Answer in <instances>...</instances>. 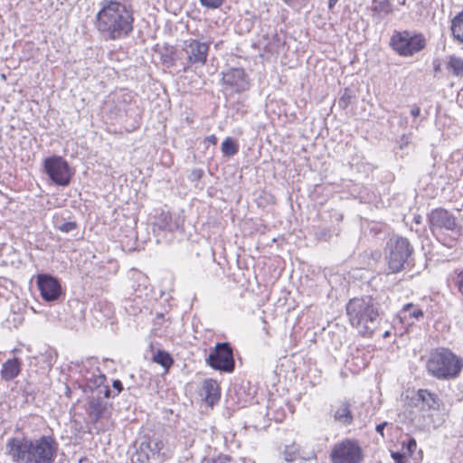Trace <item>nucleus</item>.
<instances>
[{"label": "nucleus", "instance_id": "473e14b6", "mask_svg": "<svg viewBox=\"0 0 463 463\" xmlns=\"http://www.w3.org/2000/svg\"><path fill=\"white\" fill-rule=\"evenodd\" d=\"M417 446L416 440L414 439H410L407 442L406 448L408 450L409 455H412L413 451L415 450Z\"/></svg>", "mask_w": 463, "mask_h": 463}, {"label": "nucleus", "instance_id": "9b49d317", "mask_svg": "<svg viewBox=\"0 0 463 463\" xmlns=\"http://www.w3.org/2000/svg\"><path fill=\"white\" fill-rule=\"evenodd\" d=\"M182 50L187 56L190 65L203 66L207 61L209 43L197 39L186 40L183 43Z\"/></svg>", "mask_w": 463, "mask_h": 463}, {"label": "nucleus", "instance_id": "bb28decb", "mask_svg": "<svg viewBox=\"0 0 463 463\" xmlns=\"http://www.w3.org/2000/svg\"><path fill=\"white\" fill-rule=\"evenodd\" d=\"M451 281L463 295V268L454 270V273L451 275Z\"/></svg>", "mask_w": 463, "mask_h": 463}, {"label": "nucleus", "instance_id": "72a5a7b5", "mask_svg": "<svg viewBox=\"0 0 463 463\" xmlns=\"http://www.w3.org/2000/svg\"><path fill=\"white\" fill-rule=\"evenodd\" d=\"M113 387L117 390V392L119 393L121 390L123 389L122 383L119 380H115L113 382Z\"/></svg>", "mask_w": 463, "mask_h": 463}, {"label": "nucleus", "instance_id": "5701e85b", "mask_svg": "<svg viewBox=\"0 0 463 463\" xmlns=\"http://www.w3.org/2000/svg\"><path fill=\"white\" fill-rule=\"evenodd\" d=\"M204 389L206 392L205 400L206 402L213 405L214 402H216L220 398V393L218 390V385L216 382L209 381L205 383Z\"/></svg>", "mask_w": 463, "mask_h": 463}, {"label": "nucleus", "instance_id": "e433bc0d", "mask_svg": "<svg viewBox=\"0 0 463 463\" xmlns=\"http://www.w3.org/2000/svg\"><path fill=\"white\" fill-rule=\"evenodd\" d=\"M206 141L210 144L215 145L217 142V137L214 135H211L206 137Z\"/></svg>", "mask_w": 463, "mask_h": 463}, {"label": "nucleus", "instance_id": "aec40b11", "mask_svg": "<svg viewBox=\"0 0 463 463\" xmlns=\"http://www.w3.org/2000/svg\"><path fill=\"white\" fill-rule=\"evenodd\" d=\"M423 311L420 308L415 307L411 303H408L404 305L402 310L400 311L399 317L401 321L406 320L409 317L419 320L421 317H423Z\"/></svg>", "mask_w": 463, "mask_h": 463}, {"label": "nucleus", "instance_id": "f8f14e48", "mask_svg": "<svg viewBox=\"0 0 463 463\" xmlns=\"http://www.w3.org/2000/svg\"><path fill=\"white\" fill-rule=\"evenodd\" d=\"M37 284L43 298L46 301H54L58 299L61 293V288L59 281L51 275H38Z\"/></svg>", "mask_w": 463, "mask_h": 463}, {"label": "nucleus", "instance_id": "0eeeda50", "mask_svg": "<svg viewBox=\"0 0 463 463\" xmlns=\"http://www.w3.org/2000/svg\"><path fill=\"white\" fill-rule=\"evenodd\" d=\"M330 458L332 463H361L363 455L355 441L345 439L334 446Z\"/></svg>", "mask_w": 463, "mask_h": 463}, {"label": "nucleus", "instance_id": "cd10ccee", "mask_svg": "<svg viewBox=\"0 0 463 463\" xmlns=\"http://www.w3.org/2000/svg\"><path fill=\"white\" fill-rule=\"evenodd\" d=\"M55 228L62 232H70L76 228L74 222H55Z\"/></svg>", "mask_w": 463, "mask_h": 463}, {"label": "nucleus", "instance_id": "4c0bfd02", "mask_svg": "<svg viewBox=\"0 0 463 463\" xmlns=\"http://www.w3.org/2000/svg\"><path fill=\"white\" fill-rule=\"evenodd\" d=\"M408 143H409V137L406 136H402L401 138V144H400L401 147H402L403 145H406Z\"/></svg>", "mask_w": 463, "mask_h": 463}, {"label": "nucleus", "instance_id": "ddd939ff", "mask_svg": "<svg viewBox=\"0 0 463 463\" xmlns=\"http://www.w3.org/2000/svg\"><path fill=\"white\" fill-rule=\"evenodd\" d=\"M222 81L234 92L244 91L249 86L247 75L242 69L238 68L231 69L223 73Z\"/></svg>", "mask_w": 463, "mask_h": 463}, {"label": "nucleus", "instance_id": "a878e982", "mask_svg": "<svg viewBox=\"0 0 463 463\" xmlns=\"http://www.w3.org/2000/svg\"><path fill=\"white\" fill-rule=\"evenodd\" d=\"M153 360L156 364H161L165 369L169 368L173 364V359L171 358L169 354L164 351L156 352V354H155L154 355Z\"/></svg>", "mask_w": 463, "mask_h": 463}, {"label": "nucleus", "instance_id": "2eb2a0df", "mask_svg": "<svg viewBox=\"0 0 463 463\" xmlns=\"http://www.w3.org/2000/svg\"><path fill=\"white\" fill-rule=\"evenodd\" d=\"M333 416L335 421L347 425L353 421L350 404L347 402H340L332 407Z\"/></svg>", "mask_w": 463, "mask_h": 463}, {"label": "nucleus", "instance_id": "39448f33", "mask_svg": "<svg viewBox=\"0 0 463 463\" xmlns=\"http://www.w3.org/2000/svg\"><path fill=\"white\" fill-rule=\"evenodd\" d=\"M136 450L131 455L133 463H145L151 459L159 460L165 455L163 440L147 437L141 438L135 445Z\"/></svg>", "mask_w": 463, "mask_h": 463}, {"label": "nucleus", "instance_id": "f3484780", "mask_svg": "<svg viewBox=\"0 0 463 463\" xmlns=\"http://www.w3.org/2000/svg\"><path fill=\"white\" fill-rule=\"evenodd\" d=\"M107 409L108 404L104 400L92 398L90 402L89 415L93 421H98L103 417Z\"/></svg>", "mask_w": 463, "mask_h": 463}, {"label": "nucleus", "instance_id": "412c9836", "mask_svg": "<svg viewBox=\"0 0 463 463\" xmlns=\"http://www.w3.org/2000/svg\"><path fill=\"white\" fill-rule=\"evenodd\" d=\"M372 10L379 17H384L392 12V5L389 0H373Z\"/></svg>", "mask_w": 463, "mask_h": 463}, {"label": "nucleus", "instance_id": "58836bf2", "mask_svg": "<svg viewBox=\"0 0 463 463\" xmlns=\"http://www.w3.org/2000/svg\"><path fill=\"white\" fill-rule=\"evenodd\" d=\"M337 1H338V0H329V1H328V7H329L330 9H332V8L335 5V4L337 3Z\"/></svg>", "mask_w": 463, "mask_h": 463}, {"label": "nucleus", "instance_id": "6e6552de", "mask_svg": "<svg viewBox=\"0 0 463 463\" xmlns=\"http://www.w3.org/2000/svg\"><path fill=\"white\" fill-rule=\"evenodd\" d=\"M391 45L400 55L410 56L424 47V40L420 35H411L408 32H399L392 36Z\"/></svg>", "mask_w": 463, "mask_h": 463}, {"label": "nucleus", "instance_id": "a19ab883", "mask_svg": "<svg viewBox=\"0 0 463 463\" xmlns=\"http://www.w3.org/2000/svg\"><path fill=\"white\" fill-rule=\"evenodd\" d=\"M435 70H436V71H439V65L436 66V67H435Z\"/></svg>", "mask_w": 463, "mask_h": 463}, {"label": "nucleus", "instance_id": "f03ea898", "mask_svg": "<svg viewBox=\"0 0 463 463\" xmlns=\"http://www.w3.org/2000/svg\"><path fill=\"white\" fill-rule=\"evenodd\" d=\"M57 451L58 443L51 436L13 438L6 443V453L15 463H53Z\"/></svg>", "mask_w": 463, "mask_h": 463}, {"label": "nucleus", "instance_id": "a211bd4d", "mask_svg": "<svg viewBox=\"0 0 463 463\" xmlns=\"http://www.w3.org/2000/svg\"><path fill=\"white\" fill-rule=\"evenodd\" d=\"M418 401L421 402L423 407H427L432 411H439L440 407V402L437 397L429 392L428 390H419L417 393Z\"/></svg>", "mask_w": 463, "mask_h": 463}, {"label": "nucleus", "instance_id": "ea45409f", "mask_svg": "<svg viewBox=\"0 0 463 463\" xmlns=\"http://www.w3.org/2000/svg\"><path fill=\"white\" fill-rule=\"evenodd\" d=\"M388 335H389V332H385L383 336L387 337Z\"/></svg>", "mask_w": 463, "mask_h": 463}, {"label": "nucleus", "instance_id": "b1692460", "mask_svg": "<svg viewBox=\"0 0 463 463\" xmlns=\"http://www.w3.org/2000/svg\"><path fill=\"white\" fill-rule=\"evenodd\" d=\"M451 31L455 38L463 42V11L453 19Z\"/></svg>", "mask_w": 463, "mask_h": 463}, {"label": "nucleus", "instance_id": "79ce46f5", "mask_svg": "<svg viewBox=\"0 0 463 463\" xmlns=\"http://www.w3.org/2000/svg\"><path fill=\"white\" fill-rule=\"evenodd\" d=\"M401 4H404L405 3V0H400Z\"/></svg>", "mask_w": 463, "mask_h": 463}, {"label": "nucleus", "instance_id": "9d476101", "mask_svg": "<svg viewBox=\"0 0 463 463\" xmlns=\"http://www.w3.org/2000/svg\"><path fill=\"white\" fill-rule=\"evenodd\" d=\"M207 361L210 366L220 371L231 373L234 369L232 350L226 343L217 344Z\"/></svg>", "mask_w": 463, "mask_h": 463}, {"label": "nucleus", "instance_id": "6ab92c4d", "mask_svg": "<svg viewBox=\"0 0 463 463\" xmlns=\"http://www.w3.org/2000/svg\"><path fill=\"white\" fill-rule=\"evenodd\" d=\"M156 224L162 230L174 231L179 227L178 221L174 216L165 212H162L156 218Z\"/></svg>", "mask_w": 463, "mask_h": 463}, {"label": "nucleus", "instance_id": "423d86ee", "mask_svg": "<svg viewBox=\"0 0 463 463\" xmlns=\"http://www.w3.org/2000/svg\"><path fill=\"white\" fill-rule=\"evenodd\" d=\"M390 250L388 269L391 273L400 272L404 266L408 257L412 251V248L407 239L402 237H394L388 242Z\"/></svg>", "mask_w": 463, "mask_h": 463}, {"label": "nucleus", "instance_id": "2f4dec72", "mask_svg": "<svg viewBox=\"0 0 463 463\" xmlns=\"http://www.w3.org/2000/svg\"><path fill=\"white\" fill-rule=\"evenodd\" d=\"M391 457L395 463H405V453L392 452Z\"/></svg>", "mask_w": 463, "mask_h": 463}, {"label": "nucleus", "instance_id": "f704fd0d", "mask_svg": "<svg viewBox=\"0 0 463 463\" xmlns=\"http://www.w3.org/2000/svg\"><path fill=\"white\" fill-rule=\"evenodd\" d=\"M420 114V109L419 107H412L411 109V115L413 117V118H417L419 117Z\"/></svg>", "mask_w": 463, "mask_h": 463}, {"label": "nucleus", "instance_id": "4468645a", "mask_svg": "<svg viewBox=\"0 0 463 463\" xmlns=\"http://www.w3.org/2000/svg\"><path fill=\"white\" fill-rule=\"evenodd\" d=\"M430 225L433 232L445 229L452 231L456 227V220L449 212L443 209H436L429 217Z\"/></svg>", "mask_w": 463, "mask_h": 463}, {"label": "nucleus", "instance_id": "1a4fd4ad", "mask_svg": "<svg viewBox=\"0 0 463 463\" xmlns=\"http://www.w3.org/2000/svg\"><path fill=\"white\" fill-rule=\"evenodd\" d=\"M44 168L52 182L58 185H67L72 171L68 163L61 156H52L44 160Z\"/></svg>", "mask_w": 463, "mask_h": 463}, {"label": "nucleus", "instance_id": "c9c22d12", "mask_svg": "<svg viewBox=\"0 0 463 463\" xmlns=\"http://www.w3.org/2000/svg\"><path fill=\"white\" fill-rule=\"evenodd\" d=\"M387 425V422H383L381 424H378L375 428L376 431L381 434L382 437H383V430L384 427Z\"/></svg>", "mask_w": 463, "mask_h": 463}, {"label": "nucleus", "instance_id": "c85d7f7f", "mask_svg": "<svg viewBox=\"0 0 463 463\" xmlns=\"http://www.w3.org/2000/svg\"><path fill=\"white\" fill-rule=\"evenodd\" d=\"M203 6L207 8H218L222 5V0H199Z\"/></svg>", "mask_w": 463, "mask_h": 463}, {"label": "nucleus", "instance_id": "dca6fc26", "mask_svg": "<svg viewBox=\"0 0 463 463\" xmlns=\"http://www.w3.org/2000/svg\"><path fill=\"white\" fill-rule=\"evenodd\" d=\"M21 372V365L16 358L7 360L2 366L1 376L5 381L14 379Z\"/></svg>", "mask_w": 463, "mask_h": 463}, {"label": "nucleus", "instance_id": "c756f323", "mask_svg": "<svg viewBox=\"0 0 463 463\" xmlns=\"http://www.w3.org/2000/svg\"><path fill=\"white\" fill-rule=\"evenodd\" d=\"M202 463H231V459L225 456H219L217 458H203Z\"/></svg>", "mask_w": 463, "mask_h": 463}, {"label": "nucleus", "instance_id": "7c9ffc66", "mask_svg": "<svg viewBox=\"0 0 463 463\" xmlns=\"http://www.w3.org/2000/svg\"><path fill=\"white\" fill-rule=\"evenodd\" d=\"M297 452V449L295 446H292L291 448L287 447L285 449V459L287 461H293L295 459V454Z\"/></svg>", "mask_w": 463, "mask_h": 463}, {"label": "nucleus", "instance_id": "4be33fe9", "mask_svg": "<svg viewBox=\"0 0 463 463\" xmlns=\"http://www.w3.org/2000/svg\"><path fill=\"white\" fill-rule=\"evenodd\" d=\"M447 70L456 77H463V59L455 55L448 58Z\"/></svg>", "mask_w": 463, "mask_h": 463}, {"label": "nucleus", "instance_id": "20e7f679", "mask_svg": "<svg viewBox=\"0 0 463 463\" xmlns=\"http://www.w3.org/2000/svg\"><path fill=\"white\" fill-rule=\"evenodd\" d=\"M463 367V361L449 349H437L430 353L426 368L428 373L439 380L456 378Z\"/></svg>", "mask_w": 463, "mask_h": 463}, {"label": "nucleus", "instance_id": "393cba45", "mask_svg": "<svg viewBox=\"0 0 463 463\" xmlns=\"http://www.w3.org/2000/svg\"><path fill=\"white\" fill-rule=\"evenodd\" d=\"M238 149V145L231 137H226L222 144V152L226 156H234Z\"/></svg>", "mask_w": 463, "mask_h": 463}, {"label": "nucleus", "instance_id": "f257e3e1", "mask_svg": "<svg viewBox=\"0 0 463 463\" xmlns=\"http://www.w3.org/2000/svg\"><path fill=\"white\" fill-rule=\"evenodd\" d=\"M133 11L119 0H103L95 16V26L106 40H119L133 30Z\"/></svg>", "mask_w": 463, "mask_h": 463}, {"label": "nucleus", "instance_id": "7ed1b4c3", "mask_svg": "<svg viewBox=\"0 0 463 463\" xmlns=\"http://www.w3.org/2000/svg\"><path fill=\"white\" fill-rule=\"evenodd\" d=\"M346 314L352 326L363 335H371L378 325L379 313L371 298L350 299Z\"/></svg>", "mask_w": 463, "mask_h": 463}]
</instances>
